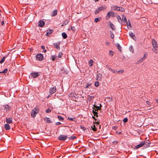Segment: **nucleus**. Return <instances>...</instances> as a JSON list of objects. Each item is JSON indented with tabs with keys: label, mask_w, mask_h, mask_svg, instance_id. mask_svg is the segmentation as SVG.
Listing matches in <instances>:
<instances>
[{
	"label": "nucleus",
	"mask_w": 158,
	"mask_h": 158,
	"mask_svg": "<svg viewBox=\"0 0 158 158\" xmlns=\"http://www.w3.org/2000/svg\"><path fill=\"white\" fill-rule=\"evenodd\" d=\"M117 18L118 20V21L120 23H122V19H121L119 15H117Z\"/></svg>",
	"instance_id": "393cba45"
},
{
	"label": "nucleus",
	"mask_w": 158,
	"mask_h": 158,
	"mask_svg": "<svg viewBox=\"0 0 158 158\" xmlns=\"http://www.w3.org/2000/svg\"><path fill=\"white\" fill-rule=\"evenodd\" d=\"M117 47L118 49L120 51H121V48L122 47L120 46V44L118 43H117L116 44Z\"/></svg>",
	"instance_id": "c85d7f7f"
},
{
	"label": "nucleus",
	"mask_w": 158,
	"mask_h": 158,
	"mask_svg": "<svg viewBox=\"0 0 158 158\" xmlns=\"http://www.w3.org/2000/svg\"><path fill=\"white\" fill-rule=\"evenodd\" d=\"M63 55V53L62 52H59L58 55V57L60 58H61Z\"/></svg>",
	"instance_id": "ea45409f"
},
{
	"label": "nucleus",
	"mask_w": 158,
	"mask_h": 158,
	"mask_svg": "<svg viewBox=\"0 0 158 158\" xmlns=\"http://www.w3.org/2000/svg\"><path fill=\"white\" fill-rule=\"evenodd\" d=\"M77 138L76 136H72L68 137L69 139V140H74Z\"/></svg>",
	"instance_id": "c756f323"
},
{
	"label": "nucleus",
	"mask_w": 158,
	"mask_h": 158,
	"mask_svg": "<svg viewBox=\"0 0 158 158\" xmlns=\"http://www.w3.org/2000/svg\"><path fill=\"white\" fill-rule=\"evenodd\" d=\"M67 119L69 121H73L75 122L77 121V119L75 118H73L72 117H68L67 118Z\"/></svg>",
	"instance_id": "b1692460"
},
{
	"label": "nucleus",
	"mask_w": 158,
	"mask_h": 158,
	"mask_svg": "<svg viewBox=\"0 0 158 158\" xmlns=\"http://www.w3.org/2000/svg\"><path fill=\"white\" fill-rule=\"evenodd\" d=\"M123 121L124 123H126L128 121V119L127 118H125L123 120Z\"/></svg>",
	"instance_id": "603ef678"
},
{
	"label": "nucleus",
	"mask_w": 158,
	"mask_h": 158,
	"mask_svg": "<svg viewBox=\"0 0 158 158\" xmlns=\"http://www.w3.org/2000/svg\"><path fill=\"white\" fill-rule=\"evenodd\" d=\"M40 110L37 107H35L31 111V116L32 118H34L36 115L39 113Z\"/></svg>",
	"instance_id": "f257e3e1"
},
{
	"label": "nucleus",
	"mask_w": 158,
	"mask_h": 158,
	"mask_svg": "<svg viewBox=\"0 0 158 158\" xmlns=\"http://www.w3.org/2000/svg\"><path fill=\"white\" fill-rule=\"evenodd\" d=\"M106 44L107 45H109V44H109V42H106Z\"/></svg>",
	"instance_id": "e2e57ef3"
},
{
	"label": "nucleus",
	"mask_w": 158,
	"mask_h": 158,
	"mask_svg": "<svg viewBox=\"0 0 158 158\" xmlns=\"http://www.w3.org/2000/svg\"><path fill=\"white\" fill-rule=\"evenodd\" d=\"M125 10V9L123 7H120V10H119V11L122 12H124Z\"/></svg>",
	"instance_id": "09e8293b"
},
{
	"label": "nucleus",
	"mask_w": 158,
	"mask_h": 158,
	"mask_svg": "<svg viewBox=\"0 0 158 158\" xmlns=\"http://www.w3.org/2000/svg\"><path fill=\"white\" fill-rule=\"evenodd\" d=\"M93 118L95 120H96V119H95V117H94V116H93Z\"/></svg>",
	"instance_id": "774afa93"
},
{
	"label": "nucleus",
	"mask_w": 158,
	"mask_h": 158,
	"mask_svg": "<svg viewBox=\"0 0 158 158\" xmlns=\"http://www.w3.org/2000/svg\"><path fill=\"white\" fill-rule=\"evenodd\" d=\"M3 108L2 109L6 111H9L10 110V107L8 105H6L3 106Z\"/></svg>",
	"instance_id": "1a4fd4ad"
},
{
	"label": "nucleus",
	"mask_w": 158,
	"mask_h": 158,
	"mask_svg": "<svg viewBox=\"0 0 158 158\" xmlns=\"http://www.w3.org/2000/svg\"><path fill=\"white\" fill-rule=\"evenodd\" d=\"M111 38L112 39H114V35L113 33H112V34H111Z\"/></svg>",
	"instance_id": "4d7b16f0"
},
{
	"label": "nucleus",
	"mask_w": 158,
	"mask_h": 158,
	"mask_svg": "<svg viewBox=\"0 0 158 158\" xmlns=\"http://www.w3.org/2000/svg\"><path fill=\"white\" fill-rule=\"evenodd\" d=\"M44 121L48 123H52V122L51 121L50 119L49 118H44Z\"/></svg>",
	"instance_id": "6ab92c4d"
},
{
	"label": "nucleus",
	"mask_w": 158,
	"mask_h": 158,
	"mask_svg": "<svg viewBox=\"0 0 158 158\" xmlns=\"http://www.w3.org/2000/svg\"><path fill=\"white\" fill-rule=\"evenodd\" d=\"M92 84L91 83L88 84L86 85V86L85 87V89L89 88L90 86H91Z\"/></svg>",
	"instance_id": "79ce46f5"
},
{
	"label": "nucleus",
	"mask_w": 158,
	"mask_h": 158,
	"mask_svg": "<svg viewBox=\"0 0 158 158\" xmlns=\"http://www.w3.org/2000/svg\"><path fill=\"white\" fill-rule=\"evenodd\" d=\"M31 75L32 77L35 78L40 75L38 73L34 72L31 73Z\"/></svg>",
	"instance_id": "9d476101"
},
{
	"label": "nucleus",
	"mask_w": 158,
	"mask_h": 158,
	"mask_svg": "<svg viewBox=\"0 0 158 158\" xmlns=\"http://www.w3.org/2000/svg\"><path fill=\"white\" fill-rule=\"evenodd\" d=\"M113 143L114 145H116L118 143V142L117 141H114L113 142Z\"/></svg>",
	"instance_id": "5fc2aeb1"
},
{
	"label": "nucleus",
	"mask_w": 158,
	"mask_h": 158,
	"mask_svg": "<svg viewBox=\"0 0 158 158\" xmlns=\"http://www.w3.org/2000/svg\"><path fill=\"white\" fill-rule=\"evenodd\" d=\"M126 23V24L128 28L129 29H131V23L130 21H129V20H128V22H127Z\"/></svg>",
	"instance_id": "aec40b11"
},
{
	"label": "nucleus",
	"mask_w": 158,
	"mask_h": 158,
	"mask_svg": "<svg viewBox=\"0 0 158 158\" xmlns=\"http://www.w3.org/2000/svg\"><path fill=\"white\" fill-rule=\"evenodd\" d=\"M129 49L131 52H133L134 49H133V48L132 46V45L130 46Z\"/></svg>",
	"instance_id": "4c0bfd02"
},
{
	"label": "nucleus",
	"mask_w": 158,
	"mask_h": 158,
	"mask_svg": "<svg viewBox=\"0 0 158 158\" xmlns=\"http://www.w3.org/2000/svg\"><path fill=\"white\" fill-rule=\"evenodd\" d=\"M41 48L43 49H44L45 48V46L44 45L42 46Z\"/></svg>",
	"instance_id": "052dcab7"
},
{
	"label": "nucleus",
	"mask_w": 158,
	"mask_h": 158,
	"mask_svg": "<svg viewBox=\"0 0 158 158\" xmlns=\"http://www.w3.org/2000/svg\"><path fill=\"white\" fill-rule=\"evenodd\" d=\"M56 86H53V87L51 88L49 90V93L51 94H52L56 91Z\"/></svg>",
	"instance_id": "0eeeda50"
},
{
	"label": "nucleus",
	"mask_w": 158,
	"mask_h": 158,
	"mask_svg": "<svg viewBox=\"0 0 158 158\" xmlns=\"http://www.w3.org/2000/svg\"><path fill=\"white\" fill-rule=\"evenodd\" d=\"M106 67L108 68L109 70L111 71L113 73H117V71L112 69L111 68L109 67L107 65H106Z\"/></svg>",
	"instance_id": "f3484780"
},
{
	"label": "nucleus",
	"mask_w": 158,
	"mask_h": 158,
	"mask_svg": "<svg viewBox=\"0 0 158 158\" xmlns=\"http://www.w3.org/2000/svg\"><path fill=\"white\" fill-rule=\"evenodd\" d=\"M122 18L123 21L125 22V23L127 22V20L126 17L124 15H122Z\"/></svg>",
	"instance_id": "bb28decb"
},
{
	"label": "nucleus",
	"mask_w": 158,
	"mask_h": 158,
	"mask_svg": "<svg viewBox=\"0 0 158 158\" xmlns=\"http://www.w3.org/2000/svg\"><path fill=\"white\" fill-rule=\"evenodd\" d=\"M143 146V144L142 143V141L140 143H139V144L135 146V149H138L139 148H140Z\"/></svg>",
	"instance_id": "4be33fe9"
},
{
	"label": "nucleus",
	"mask_w": 158,
	"mask_h": 158,
	"mask_svg": "<svg viewBox=\"0 0 158 158\" xmlns=\"http://www.w3.org/2000/svg\"><path fill=\"white\" fill-rule=\"evenodd\" d=\"M62 35L64 39H65L67 38V35L66 34L65 32H63L62 33Z\"/></svg>",
	"instance_id": "cd10ccee"
},
{
	"label": "nucleus",
	"mask_w": 158,
	"mask_h": 158,
	"mask_svg": "<svg viewBox=\"0 0 158 158\" xmlns=\"http://www.w3.org/2000/svg\"><path fill=\"white\" fill-rule=\"evenodd\" d=\"M57 118H59V120L60 121H63L64 120V118L60 115H58Z\"/></svg>",
	"instance_id": "2f4dec72"
},
{
	"label": "nucleus",
	"mask_w": 158,
	"mask_h": 158,
	"mask_svg": "<svg viewBox=\"0 0 158 158\" xmlns=\"http://www.w3.org/2000/svg\"><path fill=\"white\" fill-rule=\"evenodd\" d=\"M60 42L54 43L53 45L54 48H56L57 50H59L60 49Z\"/></svg>",
	"instance_id": "6e6552de"
},
{
	"label": "nucleus",
	"mask_w": 158,
	"mask_h": 158,
	"mask_svg": "<svg viewBox=\"0 0 158 158\" xmlns=\"http://www.w3.org/2000/svg\"><path fill=\"white\" fill-rule=\"evenodd\" d=\"M99 85V82L98 81H96L95 82V85L96 87H98Z\"/></svg>",
	"instance_id": "a18cd8bd"
},
{
	"label": "nucleus",
	"mask_w": 158,
	"mask_h": 158,
	"mask_svg": "<svg viewBox=\"0 0 158 158\" xmlns=\"http://www.w3.org/2000/svg\"><path fill=\"white\" fill-rule=\"evenodd\" d=\"M68 138V137L66 135H61L59 136L58 139L61 141H64L66 140Z\"/></svg>",
	"instance_id": "7ed1b4c3"
},
{
	"label": "nucleus",
	"mask_w": 158,
	"mask_h": 158,
	"mask_svg": "<svg viewBox=\"0 0 158 158\" xmlns=\"http://www.w3.org/2000/svg\"><path fill=\"white\" fill-rule=\"evenodd\" d=\"M109 55L111 56H112L113 55V52L112 51H110L109 53Z\"/></svg>",
	"instance_id": "49530a36"
},
{
	"label": "nucleus",
	"mask_w": 158,
	"mask_h": 158,
	"mask_svg": "<svg viewBox=\"0 0 158 158\" xmlns=\"http://www.w3.org/2000/svg\"><path fill=\"white\" fill-rule=\"evenodd\" d=\"M100 19V18H96L94 20V22L95 23H97L98 21H99Z\"/></svg>",
	"instance_id": "a19ab883"
},
{
	"label": "nucleus",
	"mask_w": 158,
	"mask_h": 158,
	"mask_svg": "<svg viewBox=\"0 0 158 158\" xmlns=\"http://www.w3.org/2000/svg\"><path fill=\"white\" fill-rule=\"evenodd\" d=\"M4 128L6 130H9L10 129V127L9 124L7 123L4 125Z\"/></svg>",
	"instance_id": "2eb2a0df"
},
{
	"label": "nucleus",
	"mask_w": 158,
	"mask_h": 158,
	"mask_svg": "<svg viewBox=\"0 0 158 158\" xmlns=\"http://www.w3.org/2000/svg\"><path fill=\"white\" fill-rule=\"evenodd\" d=\"M80 127H81V129H82L84 131H85V130L86 128L85 127H83L82 126H81Z\"/></svg>",
	"instance_id": "6e6d98bb"
},
{
	"label": "nucleus",
	"mask_w": 158,
	"mask_h": 158,
	"mask_svg": "<svg viewBox=\"0 0 158 158\" xmlns=\"http://www.w3.org/2000/svg\"><path fill=\"white\" fill-rule=\"evenodd\" d=\"M4 24V21H2V22H1V25H3Z\"/></svg>",
	"instance_id": "680f3d73"
},
{
	"label": "nucleus",
	"mask_w": 158,
	"mask_h": 158,
	"mask_svg": "<svg viewBox=\"0 0 158 158\" xmlns=\"http://www.w3.org/2000/svg\"><path fill=\"white\" fill-rule=\"evenodd\" d=\"M142 143L143 144V146L145 148H147L150 146V142L148 140H144L142 141Z\"/></svg>",
	"instance_id": "20e7f679"
},
{
	"label": "nucleus",
	"mask_w": 158,
	"mask_h": 158,
	"mask_svg": "<svg viewBox=\"0 0 158 158\" xmlns=\"http://www.w3.org/2000/svg\"><path fill=\"white\" fill-rule=\"evenodd\" d=\"M8 71V69H6L4 71L0 72V73H6Z\"/></svg>",
	"instance_id": "37998d69"
},
{
	"label": "nucleus",
	"mask_w": 158,
	"mask_h": 158,
	"mask_svg": "<svg viewBox=\"0 0 158 158\" xmlns=\"http://www.w3.org/2000/svg\"><path fill=\"white\" fill-rule=\"evenodd\" d=\"M60 124H61V123L60 122H57V123H56V125H60Z\"/></svg>",
	"instance_id": "13d9d810"
},
{
	"label": "nucleus",
	"mask_w": 158,
	"mask_h": 158,
	"mask_svg": "<svg viewBox=\"0 0 158 158\" xmlns=\"http://www.w3.org/2000/svg\"><path fill=\"white\" fill-rule=\"evenodd\" d=\"M57 56L56 55H52L51 56V59L53 61H54L55 59L56 58Z\"/></svg>",
	"instance_id": "72a5a7b5"
},
{
	"label": "nucleus",
	"mask_w": 158,
	"mask_h": 158,
	"mask_svg": "<svg viewBox=\"0 0 158 158\" xmlns=\"http://www.w3.org/2000/svg\"><path fill=\"white\" fill-rule=\"evenodd\" d=\"M57 14V10H55L52 11V12L51 15L52 16H54L56 15Z\"/></svg>",
	"instance_id": "dca6fc26"
},
{
	"label": "nucleus",
	"mask_w": 158,
	"mask_h": 158,
	"mask_svg": "<svg viewBox=\"0 0 158 158\" xmlns=\"http://www.w3.org/2000/svg\"><path fill=\"white\" fill-rule=\"evenodd\" d=\"M109 24H108L109 27L112 30H114V25L110 22H109Z\"/></svg>",
	"instance_id": "ddd939ff"
},
{
	"label": "nucleus",
	"mask_w": 158,
	"mask_h": 158,
	"mask_svg": "<svg viewBox=\"0 0 158 158\" xmlns=\"http://www.w3.org/2000/svg\"><path fill=\"white\" fill-rule=\"evenodd\" d=\"M106 7L105 6H102L98 7L95 11L94 13L95 14H97L100 11L106 9Z\"/></svg>",
	"instance_id": "f03ea898"
},
{
	"label": "nucleus",
	"mask_w": 158,
	"mask_h": 158,
	"mask_svg": "<svg viewBox=\"0 0 158 158\" xmlns=\"http://www.w3.org/2000/svg\"><path fill=\"white\" fill-rule=\"evenodd\" d=\"M47 51V50H46V49H44L43 50V52H46Z\"/></svg>",
	"instance_id": "338daca9"
},
{
	"label": "nucleus",
	"mask_w": 158,
	"mask_h": 158,
	"mask_svg": "<svg viewBox=\"0 0 158 158\" xmlns=\"http://www.w3.org/2000/svg\"><path fill=\"white\" fill-rule=\"evenodd\" d=\"M130 36L133 39H134L135 38V34L132 32H130L129 33Z\"/></svg>",
	"instance_id": "5701e85b"
},
{
	"label": "nucleus",
	"mask_w": 158,
	"mask_h": 158,
	"mask_svg": "<svg viewBox=\"0 0 158 158\" xmlns=\"http://www.w3.org/2000/svg\"><path fill=\"white\" fill-rule=\"evenodd\" d=\"M102 76V74H98L97 77V79L98 80H100L101 79V76Z\"/></svg>",
	"instance_id": "473e14b6"
},
{
	"label": "nucleus",
	"mask_w": 158,
	"mask_h": 158,
	"mask_svg": "<svg viewBox=\"0 0 158 158\" xmlns=\"http://www.w3.org/2000/svg\"><path fill=\"white\" fill-rule=\"evenodd\" d=\"M94 127L93 128L92 127V129L94 131H96L97 129V128H96V127H95V125H94Z\"/></svg>",
	"instance_id": "8fccbe9b"
},
{
	"label": "nucleus",
	"mask_w": 158,
	"mask_h": 158,
	"mask_svg": "<svg viewBox=\"0 0 158 158\" xmlns=\"http://www.w3.org/2000/svg\"><path fill=\"white\" fill-rule=\"evenodd\" d=\"M45 24V22L42 20H40L39 22L38 26L41 27H43Z\"/></svg>",
	"instance_id": "9b49d317"
},
{
	"label": "nucleus",
	"mask_w": 158,
	"mask_h": 158,
	"mask_svg": "<svg viewBox=\"0 0 158 158\" xmlns=\"http://www.w3.org/2000/svg\"><path fill=\"white\" fill-rule=\"evenodd\" d=\"M94 108L95 109H94V110H95V111H98V110H100L101 109V108L99 107V106H96L95 104H94Z\"/></svg>",
	"instance_id": "412c9836"
},
{
	"label": "nucleus",
	"mask_w": 158,
	"mask_h": 158,
	"mask_svg": "<svg viewBox=\"0 0 158 158\" xmlns=\"http://www.w3.org/2000/svg\"><path fill=\"white\" fill-rule=\"evenodd\" d=\"M115 127H116V128H117V127H115V126H114V127H112V129H115Z\"/></svg>",
	"instance_id": "0e129e2a"
},
{
	"label": "nucleus",
	"mask_w": 158,
	"mask_h": 158,
	"mask_svg": "<svg viewBox=\"0 0 158 158\" xmlns=\"http://www.w3.org/2000/svg\"><path fill=\"white\" fill-rule=\"evenodd\" d=\"M36 58L37 60L39 61H41L44 59L43 55L41 54H38L36 55Z\"/></svg>",
	"instance_id": "423d86ee"
},
{
	"label": "nucleus",
	"mask_w": 158,
	"mask_h": 158,
	"mask_svg": "<svg viewBox=\"0 0 158 158\" xmlns=\"http://www.w3.org/2000/svg\"><path fill=\"white\" fill-rule=\"evenodd\" d=\"M71 29L73 31H75L76 29L74 27H71Z\"/></svg>",
	"instance_id": "864d4df0"
},
{
	"label": "nucleus",
	"mask_w": 158,
	"mask_h": 158,
	"mask_svg": "<svg viewBox=\"0 0 158 158\" xmlns=\"http://www.w3.org/2000/svg\"><path fill=\"white\" fill-rule=\"evenodd\" d=\"M6 120L7 123L10 124L12 123V118L10 117L8 118H6Z\"/></svg>",
	"instance_id": "f8f14e48"
},
{
	"label": "nucleus",
	"mask_w": 158,
	"mask_h": 158,
	"mask_svg": "<svg viewBox=\"0 0 158 158\" xmlns=\"http://www.w3.org/2000/svg\"><path fill=\"white\" fill-rule=\"evenodd\" d=\"M92 112L94 114V116H95V115L97 114H98V112L94 110H93Z\"/></svg>",
	"instance_id": "de8ad7c7"
},
{
	"label": "nucleus",
	"mask_w": 158,
	"mask_h": 158,
	"mask_svg": "<svg viewBox=\"0 0 158 158\" xmlns=\"http://www.w3.org/2000/svg\"><path fill=\"white\" fill-rule=\"evenodd\" d=\"M155 101H156V102L157 103H158V99H155Z\"/></svg>",
	"instance_id": "69168bd1"
},
{
	"label": "nucleus",
	"mask_w": 158,
	"mask_h": 158,
	"mask_svg": "<svg viewBox=\"0 0 158 158\" xmlns=\"http://www.w3.org/2000/svg\"><path fill=\"white\" fill-rule=\"evenodd\" d=\"M113 7H114V10H117L119 11L120 8L119 7L117 6H114Z\"/></svg>",
	"instance_id": "c9c22d12"
},
{
	"label": "nucleus",
	"mask_w": 158,
	"mask_h": 158,
	"mask_svg": "<svg viewBox=\"0 0 158 158\" xmlns=\"http://www.w3.org/2000/svg\"><path fill=\"white\" fill-rule=\"evenodd\" d=\"M152 44L153 48H154L155 50H157L158 46L157 42L155 40H152Z\"/></svg>",
	"instance_id": "39448f33"
},
{
	"label": "nucleus",
	"mask_w": 158,
	"mask_h": 158,
	"mask_svg": "<svg viewBox=\"0 0 158 158\" xmlns=\"http://www.w3.org/2000/svg\"><path fill=\"white\" fill-rule=\"evenodd\" d=\"M124 70H119V71H117V73H119V74L121 73H123L124 72Z\"/></svg>",
	"instance_id": "c03bdc74"
},
{
	"label": "nucleus",
	"mask_w": 158,
	"mask_h": 158,
	"mask_svg": "<svg viewBox=\"0 0 158 158\" xmlns=\"http://www.w3.org/2000/svg\"><path fill=\"white\" fill-rule=\"evenodd\" d=\"M146 103L148 105H149L150 104V102L148 101H146Z\"/></svg>",
	"instance_id": "bf43d9fd"
},
{
	"label": "nucleus",
	"mask_w": 158,
	"mask_h": 158,
	"mask_svg": "<svg viewBox=\"0 0 158 158\" xmlns=\"http://www.w3.org/2000/svg\"><path fill=\"white\" fill-rule=\"evenodd\" d=\"M6 57L5 56H4L2 60L0 61V63L2 64L4 62L5 60V59Z\"/></svg>",
	"instance_id": "58836bf2"
},
{
	"label": "nucleus",
	"mask_w": 158,
	"mask_h": 158,
	"mask_svg": "<svg viewBox=\"0 0 158 158\" xmlns=\"http://www.w3.org/2000/svg\"><path fill=\"white\" fill-rule=\"evenodd\" d=\"M109 12L110 16L113 17H115L114 13V12L112 11H109Z\"/></svg>",
	"instance_id": "f704fd0d"
},
{
	"label": "nucleus",
	"mask_w": 158,
	"mask_h": 158,
	"mask_svg": "<svg viewBox=\"0 0 158 158\" xmlns=\"http://www.w3.org/2000/svg\"><path fill=\"white\" fill-rule=\"evenodd\" d=\"M53 31V30L50 29L49 30H48L47 31V33L46 35L47 36H49L50 35V34L52 33Z\"/></svg>",
	"instance_id": "4468645a"
},
{
	"label": "nucleus",
	"mask_w": 158,
	"mask_h": 158,
	"mask_svg": "<svg viewBox=\"0 0 158 158\" xmlns=\"http://www.w3.org/2000/svg\"><path fill=\"white\" fill-rule=\"evenodd\" d=\"M69 21V20L67 19L65 20L64 21L63 24L62 25V26L63 25H66L68 23Z\"/></svg>",
	"instance_id": "a878e982"
},
{
	"label": "nucleus",
	"mask_w": 158,
	"mask_h": 158,
	"mask_svg": "<svg viewBox=\"0 0 158 158\" xmlns=\"http://www.w3.org/2000/svg\"><path fill=\"white\" fill-rule=\"evenodd\" d=\"M94 61L92 60H90L89 63V66H91L93 64Z\"/></svg>",
	"instance_id": "7c9ffc66"
},
{
	"label": "nucleus",
	"mask_w": 158,
	"mask_h": 158,
	"mask_svg": "<svg viewBox=\"0 0 158 158\" xmlns=\"http://www.w3.org/2000/svg\"><path fill=\"white\" fill-rule=\"evenodd\" d=\"M110 13H109V12L107 13V15H106V20H108V19L110 17Z\"/></svg>",
	"instance_id": "e433bc0d"
},
{
	"label": "nucleus",
	"mask_w": 158,
	"mask_h": 158,
	"mask_svg": "<svg viewBox=\"0 0 158 158\" xmlns=\"http://www.w3.org/2000/svg\"><path fill=\"white\" fill-rule=\"evenodd\" d=\"M147 54L148 53L147 52H145L143 56L141 58V60H140L141 61V62L144 60L146 58Z\"/></svg>",
	"instance_id": "a211bd4d"
},
{
	"label": "nucleus",
	"mask_w": 158,
	"mask_h": 158,
	"mask_svg": "<svg viewBox=\"0 0 158 158\" xmlns=\"http://www.w3.org/2000/svg\"><path fill=\"white\" fill-rule=\"evenodd\" d=\"M51 111V110L49 109H47L45 111L47 113H49Z\"/></svg>",
	"instance_id": "3c124183"
}]
</instances>
